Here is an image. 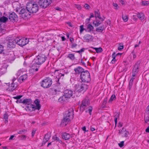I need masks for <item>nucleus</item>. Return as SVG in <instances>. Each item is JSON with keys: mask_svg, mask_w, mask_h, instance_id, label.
I'll return each instance as SVG.
<instances>
[{"mask_svg": "<svg viewBox=\"0 0 149 149\" xmlns=\"http://www.w3.org/2000/svg\"><path fill=\"white\" fill-rule=\"evenodd\" d=\"M52 83V79L49 77H47L42 81L41 86L44 88H47L51 86Z\"/></svg>", "mask_w": 149, "mask_h": 149, "instance_id": "nucleus-4", "label": "nucleus"}, {"mask_svg": "<svg viewBox=\"0 0 149 149\" xmlns=\"http://www.w3.org/2000/svg\"><path fill=\"white\" fill-rule=\"evenodd\" d=\"M83 38L84 40L87 42H88L90 41H92L93 39L92 36L88 34L85 35L84 36Z\"/></svg>", "mask_w": 149, "mask_h": 149, "instance_id": "nucleus-22", "label": "nucleus"}, {"mask_svg": "<svg viewBox=\"0 0 149 149\" xmlns=\"http://www.w3.org/2000/svg\"><path fill=\"white\" fill-rule=\"evenodd\" d=\"M89 103V101L88 99L84 100L82 102V103L80 106V109L83 110H84L88 106Z\"/></svg>", "mask_w": 149, "mask_h": 149, "instance_id": "nucleus-13", "label": "nucleus"}, {"mask_svg": "<svg viewBox=\"0 0 149 149\" xmlns=\"http://www.w3.org/2000/svg\"><path fill=\"white\" fill-rule=\"evenodd\" d=\"M91 48L95 49L97 53H100L102 51V48L100 47L99 48H95L92 47H91Z\"/></svg>", "mask_w": 149, "mask_h": 149, "instance_id": "nucleus-32", "label": "nucleus"}, {"mask_svg": "<svg viewBox=\"0 0 149 149\" xmlns=\"http://www.w3.org/2000/svg\"><path fill=\"white\" fill-rule=\"evenodd\" d=\"M75 7L78 10H80L81 8V7L79 5H75Z\"/></svg>", "mask_w": 149, "mask_h": 149, "instance_id": "nucleus-51", "label": "nucleus"}, {"mask_svg": "<svg viewBox=\"0 0 149 149\" xmlns=\"http://www.w3.org/2000/svg\"><path fill=\"white\" fill-rule=\"evenodd\" d=\"M22 72V71H21V70H19L17 72V74L18 75H19L20 74H21V73Z\"/></svg>", "mask_w": 149, "mask_h": 149, "instance_id": "nucleus-62", "label": "nucleus"}, {"mask_svg": "<svg viewBox=\"0 0 149 149\" xmlns=\"http://www.w3.org/2000/svg\"><path fill=\"white\" fill-rule=\"evenodd\" d=\"M26 8L28 9L30 13H33L38 11L39 7L38 4L35 2L31 1L27 3Z\"/></svg>", "mask_w": 149, "mask_h": 149, "instance_id": "nucleus-2", "label": "nucleus"}, {"mask_svg": "<svg viewBox=\"0 0 149 149\" xmlns=\"http://www.w3.org/2000/svg\"><path fill=\"white\" fill-rule=\"evenodd\" d=\"M124 141H121L120 143H118V145L120 147H122L124 146Z\"/></svg>", "mask_w": 149, "mask_h": 149, "instance_id": "nucleus-46", "label": "nucleus"}, {"mask_svg": "<svg viewBox=\"0 0 149 149\" xmlns=\"http://www.w3.org/2000/svg\"><path fill=\"white\" fill-rule=\"evenodd\" d=\"M126 131L125 128H123L121 130H119V133L120 134H123Z\"/></svg>", "mask_w": 149, "mask_h": 149, "instance_id": "nucleus-41", "label": "nucleus"}, {"mask_svg": "<svg viewBox=\"0 0 149 149\" xmlns=\"http://www.w3.org/2000/svg\"><path fill=\"white\" fill-rule=\"evenodd\" d=\"M149 3L148 1H144L142 2V4L145 6L148 5Z\"/></svg>", "mask_w": 149, "mask_h": 149, "instance_id": "nucleus-56", "label": "nucleus"}, {"mask_svg": "<svg viewBox=\"0 0 149 149\" xmlns=\"http://www.w3.org/2000/svg\"><path fill=\"white\" fill-rule=\"evenodd\" d=\"M47 57L44 54H40L37 56L35 61L38 62L41 65L46 60Z\"/></svg>", "mask_w": 149, "mask_h": 149, "instance_id": "nucleus-9", "label": "nucleus"}, {"mask_svg": "<svg viewBox=\"0 0 149 149\" xmlns=\"http://www.w3.org/2000/svg\"><path fill=\"white\" fill-rule=\"evenodd\" d=\"M84 49H85L83 48L81 49L79 51H77L76 52H77V53H80L81 52H84Z\"/></svg>", "mask_w": 149, "mask_h": 149, "instance_id": "nucleus-55", "label": "nucleus"}, {"mask_svg": "<svg viewBox=\"0 0 149 149\" xmlns=\"http://www.w3.org/2000/svg\"><path fill=\"white\" fill-rule=\"evenodd\" d=\"M22 97V95H17L16 96L14 97L13 98L15 99H19L21 98Z\"/></svg>", "mask_w": 149, "mask_h": 149, "instance_id": "nucleus-48", "label": "nucleus"}, {"mask_svg": "<svg viewBox=\"0 0 149 149\" xmlns=\"http://www.w3.org/2000/svg\"><path fill=\"white\" fill-rule=\"evenodd\" d=\"M27 77V74H25L24 75H23L21 76L19 79L20 81V82H21V80L22 82L24 80H25Z\"/></svg>", "mask_w": 149, "mask_h": 149, "instance_id": "nucleus-29", "label": "nucleus"}, {"mask_svg": "<svg viewBox=\"0 0 149 149\" xmlns=\"http://www.w3.org/2000/svg\"><path fill=\"white\" fill-rule=\"evenodd\" d=\"M122 18L124 21L125 22H126L128 20V18L127 15H123L122 16Z\"/></svg>", "mask_w": 149, "mask_h": 149, "instance_id": "nucleus-39", "label": "nucleus"}, {"mask_svg": "<svg viewBox=\"0 0 149 149\" xmlns=\"http://www.w3.org/2000/svg\"><path fill=\"white\" fill-rule=\"evenodd\" d=\"M53 139L54 141H58L59 143H62V141L61 140H60L59 138L57 137H53Z\"/></svg>", "mask_w": 149, "mask_h": 149, "instance_id": "nucleus-40", "label": "nucleus"}, {"mask_svg": "<svg viewBox=\"0 0 149 149\" xmlns=\"http://www.w3.org/2000/svg\"><path fill=\"white\" fill-rule=\"evenodd\" d=\"M74 87L75 91L81 92L87 90L88 88V86L85 84H78L75 85Z\"/></svg>", "mask_w": 149, "mask_h": 149, "instance_id": "nucleus-6", "label": "nucleus"}, {"mask_svg": "<svg viewBox=\"0 0 149 149\" xmlns=\"http://www.w3.org/2000/svg\"><path fill=\"white\" fill-rule=\"evenodd\" d=\"M32 102V101L30 99H26L22 101V103L27 105L31 104Z\"/></svg>", "mask_w": 149, "mask_h": 149, "instance_id": "nucleus-24", "label": "nucleus"}, {"mask_svg": "<svg viewBox=\"0 0 149 149\" xmlns=\"http://www.w3.org/2000/svg\"><path fill=\"white\" fill-rule=\"evenodd\" d=\"M12 5L13 7L16 9V12H19V10L20 9L19 8V3L18 2H15L12 3Z\"/></svg>", "mask_w": 149, "mask_h": 149, "instance_id": "nucleus-23", "label": "nucleus"}, {"mask_svg": "<svg viewBox=\"0 0 149 149\" xmlns=\"http://www.w3.org/2000/svg\"><path fill=\"white\" fill-rule=\"evenodd\" d=\"M74 70L76 74H79L80 73L82 74V73L84 71V69L80 66L74 68Z\"/></svg>", "mask_w": 149, "mask_h": 149, "instance_id": "nucleus-21", "label": "nucleus"}, {"mask_svg": "<svg viewBox=\"0 0 149 149\" xmlns=\"http://www.w3.org/2000/svg\"><path fill=\"white\" fill-rule=\"evenodd\" d=\"M19 13L21 15L20 17L24 19H26L30 15L31 13L28 9L26 8L22 9L19 11Z\"/></svg>", "mask_w": 149, "mask_h": 149, "instance_id": "nucleus-10", "label": "nucleus"}, {"mask_svg": "<svg viewBox=\"0 0 149 149\" xmlns=\"http://www.w3.org/2000/svg\"><path fill=\"white\" fill-rule=\"evenodd\" d=\"M17 85L14 83H12L10 86L9 87V90L10 91H13L17 87Z\"/></svg>", "mask_w": 149, "mask_h": 149, "instance_id": "nucleus-25", "label": "nucleus"}, {"mask_svg": "<svg viewBox=\"0 0 149 149\" xmlns=\"http://www.w3.org/2000/svg\"><path fill=\"white\" fill-rule=\"evenodd\" d=\"M62 137L63 139L66 140L69 139L70 138L72 137V135L69 134L65 132L63 134Z\"/></svg>", "mask_w": 149, "mask_h": 149, "instance_id": "nucleus-20", "label": "nucleus"}, {"mask_svg": "<svg viewBox=\"0 0 149 149\" xmlns=\"http://www.w3.org/2000/svg\"><path fill=\"white\" fill-rule=\"evenodd\" d=\"M141 62L140 60L138 61L134 65L132 70V77H134L137 75L140 66Z\"/></svg>", "mask_w": 149, "mask_h": 149, "instance_id": "nucleus-7", "label": "nucleus"}, {"mask_svg": "<svg viewBox=\"0 0 149 149\" xmlns=\"http://www.w3.org/2000/svg\"><path fill=\"white\" fill-rule=\"evenodd\" d=\"M116 56V53L115 52L113 53L112 55V57L113 58H115Z\"/></svg>", "mask_w": 149, "mask_h": 149, "instance_id": "nucleus-63", "label": "nucleus"}, {"mask_svg": "<svg viewBox=\"0 0 149 149\" xmlns=\"http://www.w3.org/2000/svg\"><path fill=\"white\" fill-rule=\"evenodd\" d=\"M101 24L100 21L99 20H96L93 22V24H94L95 26H97Z\"/></svg>", "mask_w": 149, "mask_h": 149, "instance_id": "nucleus-35", "label": "nucleus"}, {"mask_svg": "<svg viewBox=\"0 0 149 149\" xmlns=\"http://www.w3.org/2000/svg\"><path fill=\"white\" fill-rule=\"evenodd\" d=\"M80 79L84 83H88L91 80L90 74L87 70L84 71L80 75Z\"/></svg>", "mask_w": 149, "mask_h": 149, "instance_id": "nucleus-3", "label": "nucleus"}, {"mask_svg": "<svg viewBox=\"0 0 149 149\" xmlns=\"http://www.w3.org/2000/svg\"><path fill=\"white\" fill-rule=\"evenodd\" d=\"M108 100V98L107 97H105L104 99L102 107V108H104Z\"/></svg>", "mask_w": 149, "mask_h": 149, "instance_id": "nucleus-34", "label": "nucleus"}, {"mask_svg": "<svg viewBox=\"0 0 149 149\" xmlns=\"http://www.w3.org/2000/svg\"><path fill=\"white\" fill-rule=\"evenodd\" d=\"M60 71V74L58 75V78L57 80V81L56 85L58 87V88H60V86L61 83L63 82V80L64 79V74H62L61 72L63 71L62 70H55V72L56 71Z\"/></svg>", "mask_w": 149, "mask_h": 149, "instance_id": "nucleus-8", "label": "nucleus"}, {"mask_svg": "<svg viewBox=\"0 0 149 149\" xmlns=\"http://www.w3.org/2000/svg\"><path fill=\"white\" fill-rule=\"evenodd\" d=\"M34 103L36 104V109L38 110H39L40 108V102L38 99L34 101Z\"/></svg>", "mask_w": 149, "mask_h": 149, "instance_id": "nucleus-26", "label": "nucleus"}, {"mask_svg": "<svg viewBox=\"0 0 149 149\" xmlns=\"http://www.w3.org/2000/svg\"><path fill=\"white\" fill-rule=\"evenodd\" d=\"M8 17L10 21L13 22H17L18 20V17L14 12L10 13Z\"/></svg>", "mask_w": 149, "mask_h": 149, "instance_id": "nucleus-12", "label": "nucleus"}, {"mask_svg": "<svg viewBox=\"0 0 149 149\" xmlns=\"http://www.w3.org/2000/svg\"><path fill=\"white\" fill-rule=\"evenodd\" d=\"M50 4V0H40L38 2L39 6L43 8H46Z\"/></svg>", "mask_w": 149, "mask_h": 149, "instance_id": "nucleus-11", "label": "nucleus"}, {"mask_svg": "<svg viewBox=\"0 0 149 149\" xmlns=\"http://www.w3.org/2000/svg\"><path fill=\"white\" fill-rule=\"evenodd\" d=\"M123 45H120L118 47V49L119 50H120L123 49Z\"/></svg>", "mask_w": 149, "mask_h": 149, "instance_id": "nucleus-58", "label": "nucleus"}, {"mask_svg": "<svg viewBox=\"0 0 149 149\" xmlns=\"http://www.w3.org/2000/svg\"><path fill=\"white\" fill-rule=\"evenodd\" d=\"M55 9L56 10H59V11H61V8H60L58 7H55Z\"/></svg>", "mask_w": 149, "mask_h": 149, "instance_id": "nucleus-61", "label": "nucleus"}, {"mask_svg": "<svg viewBox=\"0 0 149 149\" xmlns=\"http://www.w3.org/2000/svg\"><path fill=\"white\" fill-rule=\"evenodd\" d=\"M137 16L141 21H143V19L145 17V16L144 14L142 13L141 12L140 13H136L135 15H134L133 16V17Z\"/></svg>", "mask_w": 149, "mask_h": 149, "instance_id": "nucleus-19", "label": "nucleus"}, {"mask_svg": "<svg viewBox=\"0 0 149 149\" xmlns=\"http://www.w3.org/2000/svg\"><path fill=\"white\" fill-rule=\"evenodd\" d=\"M74 110L73 109H69L68 111L65 112L64 115L63 119L62 120L61 125L62 126H65L67 123L73 118Z\"/></svg>", "mask_w": 149, "mask_h": 149, "instance_id": "nucleus-1", "label": "nucleus"}, {"mask_svg": "<svg viewBox=\"0 0 149 149\" xmlns=\"http://www.w3.org/2000/svg\"><path fill=\"white\" fill-rule=\"evenodd\" d=\"M40 65V64L35 61V62L33 63L31 67V70H33V71L34 72H37Z\"/></svg>", "mask_w": 149, "mask_h": 149, "instance_id": "nucleus-14", "label": "nucleus"}, {"mask_svg": "<svg viewBox=\"0 0 149 149\" xmlns=\"http://www.w3.org/2000/svg\"><path fill=\"white\" fill-rule=\"evenodd\" d=\"M15 39L8 42L7 45V48L8 49H11L15 47L16 44Z\"/></svg>", "mask_w": 149, "mask_h": 149, "instance_id": "nucleus-15", "label": "nucleus"}, {"mask_svg": "<svg viewBox=\"0 0 149 149\" xmlns=\"http://www.w3.org/2000/svg\"><path fill=\"white\" fill-rule=\"evenodd\" d=\"M146 132H149V126H148L147 128L146 129Z\"/></svg>", "mask_w": 149, "mask_h": 149, "instance_id": "nucleus-64", "label": "nucleus"}, {"mask_svg": "<svg viewBox=\"0 0 149 149\" xmlns=\"http://www.w3.org/2000/svg\"><path fill=\"white\" fill-rule=\"evenodd\" d=\"M10 2V0H6L4 2V4H8Z\"/></svg>", "mask_w": 149, "mask_h": 149, "instance_id": "nucleus-50", "label": "nucleus"}, {"mask_svg": "<svg viewBox=\"0 0 149 149\" xmlns=\"http://www.w3.org/2000/svg\"><path fill=\"white\" fill-rule=\"evenodd\" d=\"M123 124L122 123L120 122L118 124V126L119 127H121L123 126Z\"/></svg>", "mask_w": 149, "mask_h": 149, "instance_id": "nucleus-59", "label": "nucleus"}, {"mask_svg": "<svg viewBox=\"0 0 149 149\" xmlns=\"http://www.w3.org/2000/svg\"><path fill=\"white\" fill-rule=\"evenodd\" d=\"M67 58L71 60H74L75 59L74 55L73 54H69L67 55Z\"/></svg>", "mask_w": 149, "mask_h": 149, "instance_id": "nucleus-30", "label": "nucleus"}, {"mask_svg": "<svg viewBox=\"0 0 149 149\" xmlns=\"http://www.w3.org/2000/svg\"><path fill=\"white\" fill-rule=\"evenodd\" d=\"M84 7L86 9L88 10L90 8V6L87 3H85V4Z\"/></svg>", "mask_w": 149, "mask_h": 149, "instance_id": "nucleus-47", "label": "nucleus"}, {"mask_svg": "<svg viewBox=\"0 0 149 149\" xmlns=\"http://www.w3.org/2000/svg\"><path fill=\"white\" fill-rule=\"evenodd\" d=\"M4 118L6 120H7L8 119V114L6 113H5L4 115Z\"/></svg>", "mask_w": 149, "mask_h": 149, "instance_id": "nucleus-53", "label": "nucleus"}, {"mask_svg": "<svg viewBox=\"0 0 149 149\" xmlns=\"http://www.w3.org/2000/svg\"><path fill=\"white\" fill-rule=\"evenodd\" d=\"M119 114L118 113H116V114L114 116V117H115V118L114 120V122H115V127H116V124H117V118H118L119 117Z\"/></svg>", "mask_w": 149, "mask_h": 149, "instance_id": "nucleus-36", "label": "nucleus"}, {"mask_svg": "<svg viewBox=\"0 0 149 149\" xmlns=\"http://www.w3.org/2000/svg\"><path fill=\"white\" fill-rule=\"evenodd\" d=\"M133 81L132 80H130L129 82V86H128V89L129 90H130L133 84Z\"/></svg>", "mask_w": 149, "mask_h": 149, "instance_id": "nucleus-37", "label": "nucleus"}, {"mask_svg": "<svg viewBox=\"0 0 149 149\" xmlns=\"http://www.w3.org/2000/svg\"><path fill=\"white\" fill-rule=\"evenodd\" d=\"M15 40L16 43L21 46H24L29 42V39L26 38H17Z\"/></svg>", "mask_w": 149, "mask_h": 149, "instance_id": "nucleus-5", "label": "nucleus"}, {"mask_svg": "<svg viewBox=\"0 0 149 149\" xmlns=\"http://www.w3.org/2000/svg\"><path fill=\"white\" fill-rule=\"evenodd\" d=\"M104 29V25H103L96 28V31L98 32H102L103 31Z\"/></svg>", "mask_w": 149, "mask_h": 149, "instance_id": "nucleus-28", "label": "nucleus"}, {"mask_svg": "<svg viewBox=\"0 0 149 149\" xmlns=\"http://www.w3.org/2000/svg\"><path fill=\"white\" fill-rule=\"evenodd\" d=\"M123 134V136L127 137L129 134V132H128L126 131Z\"/></svg>", "mask_w": 149, "mask_h": 149, "instance_id": "nucleus-44", "label": "nucleus"}, {"mask_svg": "<svg viewBox=\"0 0 149 149\" xmlns=\"http://www.w3.org/2000/svg\"><path fill=\"white\" fill-rule=\"evenodd\" d=\"M67 100V98L66 97H65V96L63 95V96H61L58 99V101L61 103H63L64 102H65Z\"/></svg>", "mask_w": 149, "mask_h": 149, "instance_id": "nucleus-27", "label": "nucleus"}, {"mask_svg": "<svg viewBox=\"0 0 149 149\" xmlns=\"http://www.w3.org/2000/svg\"><path fill=\"white\" fill-rule=\"evenodd\" d=\"M72 44L71 46L72 48H74L75 47L77 46V44L75 43H72Z\"/></svg>", "mask_w": 149, "mask_h": 149, "instance_id": "nucleus-60", "label": "nucleus"}, {"mask_svg": "<svg viewBox=\"0 0 149 149\" xmlns=\"http://www.w3.org/2000/svg\"><path fill=\"white\" fill-rule=\"evenodd\" d=\"M25 109L27 111L29 112H31L32 111H35L36 109L35 108V106L31 104L26 106Z\"/></svg>", "mask_w": 149, "mask_h": 149, "instance_id": "nucleus-18", "label": "nucleus"}, {"mask_svg": "<svg viewBox=\"0 0 149 149\" xmlns=\"http://www.w3.org/2000/svg\"><path fill=\"white\" fill-rule=\"evenodd\" d=\"M93 26L91 24H89L87 27L88 31L89 32H91V31H93Z\"/></svg>", "mask_w": 149, "mask_h": 149, "instance_id": "nucleus-33", "label": "nucleus"}, {"mask_svg": "<svg viewBox=\"0 0 149 149\" xmlns=\"http://www.w3.org/2000/svg\"><path fill=\"white\" fill-rule=\"evenodd\" d=\"M116 98V97L115 95H112L108 101V103H111L113 100H115Z\"/></svg>", "mask_w": 149, "mask_h": 149, "instance_id": "nucleus-31", "label": "nucleus"}, {"mask_svg": "<svg viewBox=\"0 0 149 149\" xmlns=\"http://www.w3.org/2000/svg\"><path fill=\"white\" fill-rule=\"evenodd\" d=\"M26 131V130H22L19 131L18 132V134H23V132H25Z\"/></svg>", "mask_w": 149, "mask_h": 149, "instance_id": "nucleus-54", "label": "nucleus"}, {"mask_svg": "<svg viewBox=\"0 0 149 149\" xmlns=\"http://www.w3.org/2000/svg\"><path fill=\"white\" fill-rule=\"evenodd\" d=\"M80 33H81L84 30V25H81L80 26Z\"/></svg>", "mask_w": 149, "mask_h": 149, "instance_id": "nucleus-43", "label": "nucleus"}, {"mask_svg": "<svg viewBox=\"0 0 149 149\" xmlns=\"http://www.w3.org/2000/svg\"><path fill=\"white\" fill-rule=\"evenodd\" d=\"M93 110V108L91 107H89V109L88 110V111L89 113V114L91 115V112Z\"/></svg>", "mask_w": 149, "mask_h": 149, "instance_id": "nucleus-45", "label": "nucleus"}, {"mask_svg": "<svg viewBox=\"0 0 149 149\" xmlns=\"http://www.w3.org/2000/svg\"><path fill=\"white\" fill-rule=\"evenodd\" d=\"M144 120L145 122L147 123L149 122V105L146 109Z\"/></svg>", "mask_w": 149, "mask_h": 149, "instance_id": "nucleus-16", "label": "nucleus"}, {"mask_svg": "<svg viewBox=\"0 0 149 149\" xmlns=\"http://www.w3.org/2000/svg\"><path fill=\"white\" fill-rule=\"evenodd\" d=\"M74 93V92L72 90H66L64 91V95L68 99L72 96Z\"/></svg>", "mask_w": 149, "mask_h": 149, "instance_id": "nucleus-17", "label": "nucleus"}, {"mask_svg": "<svg viewBox=\"0 0 149 149\" xmlns=\"http://www.w3.org/2000/svg\"><path fill=\"white\" fill-rule=\"evenodd\" d=\"M51 136L49 135L48 133H47L46 134L44 137V138L47 139V140H48L49 139Z\"/></svg>", "mask_w": 149, "mask_h": 149, "instance_id": "nucleus-42", "label": "nucleus"}, {"mask_svg": "<svg viewBox=\"0 0 149 149\" xmlns=\"http://www.w3.org/2000/svg\"><path fill=\"white\" fill-rule=\"evenodd\" d=\"M91 130L93 132V131H96V128L93 127L92 126L91 127Z\"/></svg>", "mask_w": 149, "mask_h": 149, "instance_id": "nucleus-57", "label": "nucleus"}, {"mask_svg": "<svg viewBox=\"0 0 149 149\" xmlns=\"http://www.w3.org/2000/svg\"><path fill=\"white\" fill-rule=\"evenodd\" d=\"M48 141L47 139L44 138L43 139V141L42 143V145H45V143Z\"/></svg>", "mask_w": 149, "mask_h": 149, "instance_id": "nucleus-52", "label": "nucleus"}, {"mask_svg": "<svg viewBox=\"0 0 149 149\" xmlns=\"http://www.w3.org/2000/svg\"><path fill=\"white\" fill-rule=\"evenodd\" d=\"M3 50V47L2 45H0V53H1Z\"/></svg>", "mask_w": 149, "mask_h": 149, "instance_id": "nucleus-49", "label": "nucleus"}, {"mask_svg": "<svg viewBox=\"0 0 149 149\" xmlns=\"http://www.w3.org/2000/svg\"><path fill=\"white\" fill-rule=\"evenodd\" d=\"M95 17L99 18H100V13L99 10H97V11H96L95 12Z\"/></svg>", "mask_w": 149, "mask_h": 149, "instance_id": "nucleus-38", "label": "nucleus"}]
</instances>
